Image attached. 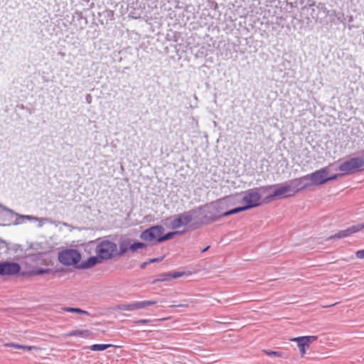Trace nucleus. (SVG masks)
Instances as JSON below:
<instances>
[{"instance_id": "nucleus-1", "label": "nucleus", "mask_w": 364, "mask_h": 364, "mask_svg": "<svg viewBox=\"0 0 364 364\" xmlns=\"http://www.w3.org/2000/svg\"><path fill=\"white\" fill-rule=\"evenodd\" d=\"M304 185L299 178H295L280 184H275L260 188L264 192H271L266 197L267 202L272 200L274 198H285L294 196L296 193L304 189Z\"/></svg>"}, {"instance_id": "nucleus-2", "label": "nucleus", "mask_w": 364, "mask_h": 364, "mask_svg": "<svg viewBox=\"0 0 364 364\" xmlns=\"http://www.w3.org/2000/svg\"><path fill=\"white\" fill-rule=\"evenodd\" d=\"M333 166L329 164L315 172L299 178L304 186V189L311 185H321L329 181L335 180L339 177L338 173H333Z\"/></svg>"}, {"instance_id": "nucleus-3", "label": "nucleus", "mask_w": 364, "mask_h": 364, "mask_svg": "<svg viewBox=\"0 0 364 364\" xmlns=\"http://www.w3.org/2000/svg\"><path fill=\"white\" fill-rule=\"evenodd\" d=\"M240 195L242 205L236 207L229 211H226L223 213V215L228 216L232 214H236L240 212L257 207L261 203V196L258 188L249 189L246 191L240 193Z\"/></svg>"}, {"instance_id": "nucleus-4", "label": "nucleus", "mask_w": 364, "mask_h": 364, "mask_svg": "<svg viewBox=\"0 0 364 364\" xmlns=\"http://www.w3.org/2000/svg\"><path fill=\"white\" fill-rule=\"evenodd\" d=\"M193 220V213L191 211H186L166 218L163 220V224L172 230L186 228Z\"/></svg>"}, {"instance_id": "nucleus-5", "label": "nucleus", "mask_w": 364, "mask_h": 364, "mask_svg": "<svg viewBox=\"0 0 364 364\" xmlns=\"http://www.w3.org/2000/svg\"><path fill=\"white\" fill-rule=\"evenodd\" d=\"M333 166V171H340L342 172L341 176L349 174L358 168L363 167L364 166V160L362 158H351L349 159L340 164L338 163L331 164Z\"/></svg>"}, {"instance_id": "nucleus-6", "label": "nucleus", "mask_w": 364, "mask_h": 364, "mask_svg": "<svg viewBox=\"0 0 364 364\" xmlns=\"http://www.w3.org/2000/svg\"><path fill=\"white\" fill-rule=\"evenodd\" d=\"M117 251V245L107 240L98 242L95 250L96 255H97L102 261L111 259L115 255Z\"/></svg>"}, {"instance_id": "nucleus-7", "label": "nucleus", "mask_w": 364, "mask_h": 364, "mask_svg": "<svg viewBox=\"0 0 364 364\" xmlns=\"http://www.w3.org/2000/svg\"><path fill=\"white\" fill-rule=\"evenodd\" d=\"M0 208L9 213L13 217H15L14 221H13V224L15 225H18L20 224H22L25 222V220H29V221H37L38 222V227L41 228L43 226L46 222L50 223V220L48 218H38L33 215H21L16 212H14L13 210L3 205L0 203Z\"/></svg>"}, {"instance_id": "nucleus-8", "label": "nucleus", "mask_w": 364, "mask_h": 364, "mask_svg": "<svg viewBox=\"0 0 364 364\" xmlns=\"http://www.w3.org/2000/svg\"><path fill=\"white\" fill-rule=\"evenodd\" d=\"M59 261L64 265L77 266L80 263L81 255L77 250L68 249L62 251L58 256Z\"/></svg>"}, {"instance_id": "nucleus-9", "label": "nucleus", "mask_w": 364, "mask_h": 364, "mask_svg": "<svg viewBox=\"0 0 364 364\" xmlns=\"http://www.w3.org/2000/svg\"><path fill=\"white\" fill-rule=\"evenodd\" d=\"M164 229L161 225H155L143 231L141 233L140 238L148 242H158V239L161 237L164 233Z\"/></svg>"}, {"instance_id": "nucleus-10", "label": "nucleus", "mask_w": 364, "mask_h": 364, "mask_svg": "<svg viewBox=\"0 0 364 364\" xmlns=\"http://www.w3.org/2000/svg\"><path fill=\"white\" fill-rule=\"evenodd\" d=\"M316 340L317 336H300L290 339L291 341H294L297 343L301 355H304L306 353V350L309 348L310 344Z\"/></svg>"}, {"instance_id": "nucleus-11", "label": "nucleus", "mask_w": 364, "mask_h": 364, "mask_svg": "<svg viewBox=\"0 0 364 364\" xmlns=\"http://www.w3.org/2000/svg\"><path fill=\"white\" fill-rule=\"evenodd\" d=\"M21 270L20 265L16 262H0V276H12L18 274Z\"/></svg>"}, {"instance_id": "nucleus-12", "label": "nucleus", "mask_w": 364, "mask_h": 364, "mask_svg": "<svg viewBox=\"0 0 364 364\" xmlns=\"http://www.w3.org/2000/svg\"><path fill=\"white\" fill-rule=\"evenodd\" d=\"M157 303L156 301H134L131 304H119L117 309L121 311H134L136 309H144L151 305H154Z\"/></svg>"}, {"instance_id": "nucleus-13", "label": "nucleus", "mask_w": 364, "mask_h": 364, "mask_svg": "<svg viewBox=\"0 0 364 364\" xmlns=\"http://www.w3.org/2000/svg\"><path fill=\"white\" fill-rule=\"evenodd\" d=\"M364 228V223L358 224L353 225L346 230L339 231L333 237L335 238H343L351 235L353 233L358 232Z\"/></svg>"}, {"instance_id": "nucleus-14", "label": "nucleus", "mask_w": 364, "mask_h": 364, "mask_svg": "<svg viewBox=\"0 0 364 364\" xmlns=\"http://www.w3.org/2000/svg\"><path fill=\"white\" fill-rule=\"evenodd\" d=\"M102 262V260L100 259V257L96 255V256H92L89 257L85 261H83L80 262L77 266V268L81 269H87L90 268H92L95 267L97 264H99Z\"/></svg>"}, {"instance_id": "nucleus-15", "label": "nucleus", "mask_w": 364, "mask_h": 364, "mask_svg": "<svg viewBox=\"0 0 364 364\" xmlns=\"http://www.w3.org/2000/svg\"><path fill=\"white\" fill-rule=\"evenodd\" d=\"M240 199L241 198L240 193H237L235 195L228 196L220 200L219 203H220L221 205H236L237 207H238L242 205Z\"/></svg>"}, {"instance_id": "nucleus-16", "label": "nucleus", "mask_w": 364, "mask_h": 364, "mask_svg": "<svg viewBox=\"0 0 364 364\" xmlns=\"http://www.w3.org/2000/svg\"><path fill=\"white\" fill-rule=\"evenodd\" d=\"M90 335V333L88 330H75L64 333L63 336L64 338H68L70 336H80L82 338H87Z\"/></svg>"}, {"instance_id": "nucleus-17", "label": "nucleus", "mask_w": 364, "mask_h": 364, "mask_svg": "<svg viewBox=\"0 0 364 364\" xmlns=\"http://www.w3.org/2000/svg\"><path fill=\"white\" fill-rule=\"evenodd\" d=\"M6 346L14 347L16 349H22L25 350H30L31 349H36V346H23L15 343H9L5 344Z\"/></svg>"}, {"instance_id": "nucleus-18", "label": "nucleus", "mask_w": 364, "mask_h": 364, "mask_svg": "<svg viewBox=\"0 0 364 364\" xmlns=\"http://www.w3.org/2000/svg\"><path fill=\"white\" fill-rule=\"evenodd\" d=\"M181 232H180V231H175V232H168V233L165 234L164 235H161V237H159L158 239V242H162L171 240L174 237V235L181 234Z\"/></svg>"}, {"instance_id": "nucleus-19", "label": "nucleus", "mask_w": 364, "mask_h": 364, "mask_svg": "<svg viewBox=\"0 0 364 364\" xmlns=\"http://www.w3.org/2000/svg\"><path fill=\"white\" fill-rule=\"evenodd\" d=\"M111 344H94L90 346V349L94 351H102L111 347Z\"/></svg>"}, {"instance_id": "nucleus-20", "label": "nucleus", "mask_w": 364, "mask_h": 364, "mask_svg": "<svg viewBox=\"0 0 364 364\" xmlns=\"http://www.w3.org/2000/svg\"><path fill=\"white\" fill-rule=\"evenodd\" d=\"M146 247V245L143 243V242H134L133 244H132L130 246H129V250L134 252H136L137 250L139 249H143V248H145Z\"/></svg>"}, {"instance_id": "nucleus-21", "label": "nucleus", "mask_w": 364, "mask_h": 364, "mask_svg": "<svg viewBox=\"0 0 364 364\" xmlns=\"http://www.w3.org/2000/svg\"><path fill=\"white\" fill-rule=\"evenodd\" d=\"M171 279L170 272L164 273L159 275L158 278L154 280V283L157 282L170 281Z\"/></svg>"}, {"instance_id": "nucleus-22", "label": "nucleus", "mask_w": 364, "mask_h": 364, "mask_svg": "<svg viewBox=\"0 0 364 364\" xmlns=\"http://www.w3.org/2000/svg\"><path fill=\"white\" fill-rule=\"evenodd\" d=\"M264 353L269 355V356H277V357H280L282 355H281V353L279 352H277V351H271V350H264Z\"/></svg>"}, {"instance_id": "nucleus-23", "label": "nucleus", "mask_w": 364, "mask_h": 364, "mask_svg": "<svg viewBox=\"0 0 364 364\" xmlns=\"http://www.w3.org/2000/svg\"><path fill=\"white\" fill-rule=\"evenodd\" d=\"M170 274H171V278L172 279H176V278H178L180 277H182L184 274V273L183 272H170Z\"/></svg>"}, {"instance_id": "nucleus-24", "label": "nucleus", "mask_w": 364, "mask_h": 364, "mask_svg": "<svg viewBox=\"0 0 364 364\" xmlns=\"http://www.w3.org/2000/svg\"><path fill=\"white\" fill-rule=\"evenodd\" d=\"M355 255L358 259H363L364 258V250L357 251Z\"/></svg>"}, {"instance_id": "nucleus-25", "label": "nucleus", "mask_w": 364, "mask_h": 364, "mask_svg": "<svg viewBox=\"0 0 364 364\" xmlns=\"http://www.w3.org/2000/svg\"><path fill=\"white\" fill-rule=\"evenodd\" d=\"M151 321V320H149V319H141V320H138L136 321H135V323L136 324H145V323H148Z\"/></svg>"}, {"instance_id": "nucleus-26", "label": "nucleus", "mask_w": 364, "mask_h": 364, "mask_svg": "<svg viewBox=\"0 0 364 364\" xmlns=\"http://www.w3.org/2000/svg\"><path fill=\"white\" fill-rule=\"evenodd\" d=\"M75 313L85 314V315H88L89 314V313L87 311L82 310V309H78V308H75Z\"/></svg>"}, {"instance_id": "nucleus-27", "label": "nucleus", "mask_w": 364, "mask_h": 364, "mask_svg": "<svg viewBox=\"0 0 364 364\" xmlns=\"http://www.w3.org/2000/svg\"><path fill=\"white\" fill-rule=\"evenodd\" d=\"M163 259H164V257L151 259L149 260V263L159 262H161Z\"/></svg>"}, {"instance_id": "nucleus-28", "label": "nucleus", "mask_w": 364, "mask_h": 364, "mask_svg": "<svg viewBox=\"0 0 364 364\" xmlns=\"http://www.w3.org/2000/svg\"><path fill=\"white\" fill-rule=\"evenodd\" d=\"M188 306H189L188 304H178V305H171V306H170V307H171V308H175V307H186V308H188Z\"/></svg>"}, {"instance_id": "nucleus-29", "label": "nucleus", "mask_w": 364, "mask_h": 364, "mask_svg": "<svg viewBox=\"0 0 364 364\" xmlns=\"http://www.w3.org/2000/svg\"><path fill=\"white\" fill-rule=\"evenodd\" d=\"M63 310L65 311H67V312L75 313V308L65 307V308L63 309Z\"/></svg>"}, {"instance_id": "nucleus-30", "label": "nucleus", "mask_w": 364, "mask_h": 364, "mask_svg": "<svg viewBox=\"0 0 364 364\" xmlns=\"http://www.w3.org/2000/svg\"><path fill=\"white\" fill-rule=\"evenodd\" d=\"M48 269H39L37 271L36 274H43L44 273L48 272Z\"/></svg>"}, {"instance_id": "nucleus-31", "label": "nucleus", "mask_w": 364, "mask_h": 364, "mask_svg": "<svg viewBox=\"0 0 364 364\" xmlns=\"http://www.w3.org/2000/svg\"><path fill=\"white\" fill-rule=\"evenodd\" d=\"M126 247H123L122 245H120V254H123L127 251Z\"/></svg>"}, {"instance_id": "nucleus-32", "label": "nucleus", "mask_w": 364, "mask_h": 364, "mask_svg": "<svg viewBox=\"0 0 364 364\" xmlns=\"http://www.w3.org/2000/svg\"><path fill=\"white\" fill-rule=\"evenodd\" d=\"M149 263V261L148 262H144L142 264H141V268H144Z\"/></svg>"}, {"instance_id": "nucleus-33", "label": "nucleus", "mask_w": 364, "mask_h": 364, "mask_svg": "<svg viewBox=\"0 0 364 364\" xmlns=\"http://www.w3.org/2000/svg\"><path fill=\"white\" fill-rule=\"evenodd\" d=\"M210 246H207L206 247H205L203 250H202V252H205V251H207L208 249H209Z\"/></svg>"}]
</instances>
